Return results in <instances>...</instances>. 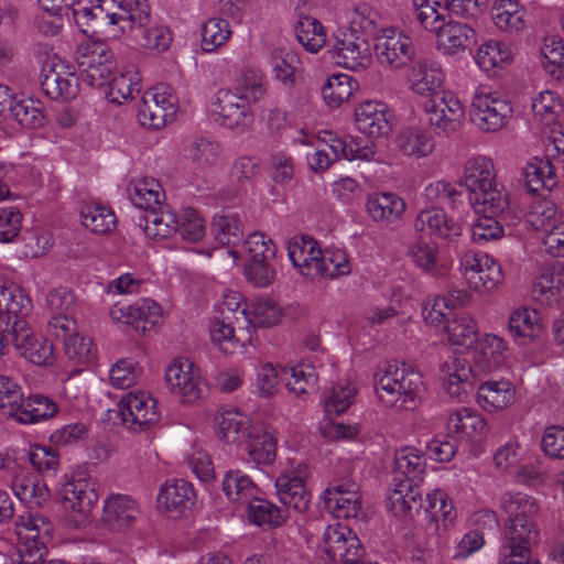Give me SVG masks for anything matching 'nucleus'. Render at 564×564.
Masks as SVG:
<instances>
[{
	"mask_svg": "<svg viewBox=\"0 0 564 564\" xmlns=\"http://www.w3.org/2000/svg\"><path fill=\"white\" fill-rule=\"evenodd\" d=\"M392 473V489L388 496L389 508L397 517H412L422 508L420 484L426 474L424 455L412 446L398 449Z\"/></svg>",
	"mask_w": 564,
	"mask_h": 564,
	"instance_id": "nucleus-1",
	"label": "nucleus"
},
{
	"mask_svg": "<svg viewBox=\"0 0 564 564\" xmlns=\"http://www.w3.org/2000/svg\"><path fill=\"white\" fill-rule=\"evenodd\" d=\"M499 507L507 516L500 546L505 554H511L516 546L527 550L538 543L540 505L535 498L521 491H508L499 497Z\"/></svg>",
	"mask_w": 564,
	"mask_h": 564,
	"instance_id": "nucleus-2",
	"label": "nucleus"
},
{
	"mask_svg": "<svg viewBox=\"0 0 564 564\" xmlns=\"http://www.w3.org/2000/svg\"><path fill=\"white\" fill-rule=\"evenodd\" d=\"M375 392L386 408L413 410L423 387L422 376L405 362H389L375 373Z\"/></svg>",
	"mask_w": 564,
	"mask_h": 564,
	"instance_id": "nucleus-3",
	"label": "nucleus"
},
{
	"mask_svg": "<svg viewBox=\"0 0 564 564\" xmlns=\"http://www.w3.org/2000/svg\"><path fill=\"white\" fill-rule=\"evenodd\" d=\"M462 184L470 193L469 203L476 213L502 214L509 206L508 196L497 183L494 163L488 158L468 160Z\"/></svg>",
	"mask_w": 564,
	"mask_h": 564,
	"instance_id": "nucleus-4",
	"label": "nucleus"
},
{
	"mask_svg": "<svg viewBox=\"0 0 564 564\" xmlns=\"http://www.w3.org/2000/svg\"><path fill=\"white\" fill-rule=\"evenodd\" d=\"M54 525L44 514L35 511L21 514L15 522L18 538L17 552L12 555L13 564H68L66 562L44 563L47 543L52 540Z\"/></svg>",
	"mask_w": 564,
	"mask_h": 564,
	"instance_id": "nucleus-5",
	"label": "nucleus"
},
{
	"mask_svg": "<svg viewBox=\"0 0 564 564\" xmlns=\"http://www.w3.org/2000/svg\"><path fill=\"white\" fill-rule=\"evenodd\" d=\"M324 143V148L316 149L307 156L308 165L315 172L327 170L339 159L370 161L376 153L375 143L371 140L351 135L339 137L334 132H326Z\"/></svg>",
	"mask_w": 564,
	"mask_h": 564,
	"instance_id": "nucleus-6",
	"label": "nucleus"
},
{
	"mask_svg": "<svg viewBox=\"0 0 564 564\" xmlns=\"http://www.w3.org/2000/svg\"><path fill=\"white\" fill-rule=\"evenodd\" d=\"M165 193L155 178L143 177V234L154 240L174 232L176 215L164 212Z\"/></svg>",
	"mask_w": 564,
	"mask_h": 564,
	"instance_id": "nucleus-7",
	"label": "nucleus"
},
{
	"mask_svg": "<svg viewBox=\"0 0 564 564\" xmlns=\"http://www.w3.org/2000/svg\"><path fill=\"white\" fill-rule=\"evenodd\" d=\"M243 249L249 257L245 265L247 279L259 288L270 285L276 276L273 241L261 232H253L243 241Z\"/></svg>",
	"mask_w": 564,
	"mask_h": 564,
	"instance_id": "nucleus-8",
	"label": "nucleus"
},
{
	"mask_svg": "<svg viewBox=\"0 0 564 564\" xmlns=\"http://www.w3.org/2000/svg\"><path fill=\"white\" fill-rule=\"evenodd\" d=\"M328 53L335 64L351 70H365L372 61L366 36L343 26L334 32Z\"/></svg>",
	"mask_w": 564,
	"mask_h": 564,
	"instance_id": "nucleus-9",
	"label": "nucleus"
},
{
	"mask_svg": "<svg viewBox=\"0 0 564 564\" xmlns=\"http://www.w3.org/2000/svg\"><path fill=\"white\" fill-rule=\"evenodd\" d=\"M513 107L499 93L479 89L476 91L470 106V121L484 132L501 130L511 119Z\"/></svg>",
	"mask_w": 564,
	"mask_h": 564,
	"instance_id": "nucleus-10",
	"label": "nucleus"
},
{
	"mask_svg": "<svg viewBox=\"0 0 564 564\" xmlns=\"http://www.w3.org/2000/svg\"><path fill=\"white\" fill-rule=\"evenodd\" d=\"M78 86L105 88L115 68L112 53L102 44L86 46L77 57Z\"/></svg>",
	"mask_w": 564,
	"mask_h": 564,
	"instance_id": "nucleus-11",
	"label": "nucleus"
},
{
	"mask_svg": "<svg viewBox=\"0 0 564 564\" xmlns=\"http://www.w3.org/2000/svg\"><path fill=\"white\" fill-rule=\"evenodd\" d=\"M165 381L170 391L184 404L198 401L206 387L199 368L188 358L175 359L165 371Z\"/></svg>",
	"mask_w": 564,
	"mask_h": 564,
	"instance_id": "nucleus-12",
	"label": "nucleus"
},
{
	"mask_svg": "<svg viewBox=\"0 0 564 564\" xmlns=\"http://www.w3.org/2000/svg\"><path fill=\"white\" fill-rule=\"evenodd\" d=\"M325 509L337 519H357L362 514L358 485L350 477H335L323 492Z\"/></svg>",
	"mask_w": 564,
	"mask_h": 564,
	"instance_id": "nucleus-13",
	"label": "nucleus"
},
{
	"mask_svg": "<svg viewBox=\"0 0 564 564\" xmlns=\"http://www.w3.org/2000/svg\"><path fill=\"white\" fill-rule=\"evenodd\" d=\"M427 120L434 132L448 137L456 132L465 117L460 100L451 91L427 99L424 104Z\"/></svg>",
	"mask_w": 564,
	"mask_h": 564,
	"instance_id": "nucleus-14",
	"label": "nucleus"
},
{
	"mask_svg": "<svg viewBox=\"0 0 564 564\" xmlns=\"http://www.w3.org/2000/svg\"><path fill=\"white\" fill-rule=\"evenodd\" d=\"M324 551L334 564H355L365 554V549L357 534L347 525L334 523L323 533Z\"/></svg>",
	"mask_w": 564,
	"mask_h": 564,
	"instance_id": "nucleus-15",
	"label": "nucleus"
},
{
	"mask_svg": "<svg viewBox=\"0 0 564 564\" xmlns=\"http://www.w3.org/2000/svg\"><path fill=\"white\" fill-rule=\"evenodd\" d=\"M375 53L380 64L400 68L414 59L415 47L410 36L390 28L375 35Z\"/></svg>",
	"mask_w": 564,
	"mask_h": 564,
	"instance_id": "nucleus-16",
	"label": "nucleus"
},
{
	"mask_svg": "<svg viewBox=\"0 0 564 564\" xmlns=\"http://www.w3.org/2000/svg\"><path fill=\"white\" fill-rule=\"evenodd\" d=\"M195 500L196 494L191 482L184 479L167 480L160 487L156 509L167 518L180 519L192 510Z\"/></svg>",
	"mask_w": 564,
	"mask_h": 564,
	"instance_id": "nucleus-17",
	"label": "nucleus"
},
{
	"mask_svg": "<svg viewBox=\"0 0 564 564\" xmlns=\"http://www.w3.org/2000/svg\"><path fill=\"white\" fill-rule=\"evenodd\" d=\"M460 267L469 288L476 291L489 292L503 280L501 267L487 253L465 256Z\"/></svg>",
	"mask_w": 564,
	"mask_h": 564,
	"instance_id": "nucleus-18",
	"label": "nucleus"
},
{
	"mask_svg": "<svg viewBox=\"0 0 564 564\" xmlns=\"http://www.w3.org/2000/svg\"><path fill=\"white\" fill-rule=\"evenodd\" d=\"M11 344L19 355L36 366L52 365L54 357L53 344L41 335L33 333L29 324L18 322L11 333Z\"/></svg>",
	"mask_w": 564,
	"mask_h": 564,
	"instance_id": "nucleus-19",
	"label": "nucleus"
},
{
	"mask_svg": "<svg viewBox=\"0 0 564 564\" xmlns=\"http://www.w3.org/2000/svg\"><path fill=\"white\" fill-rule=\"evenodd\" d=\"M46 305L51 312L47 323V333L53 337H65L68 332H75L74 318L76 304L75 296L67 288H57L46 295Z\"/></svg>",
	"mask_w": 564,
	"mask_h": 564,
	"instance_id": "nucleus-20",
	"label": "nucleus"
},
{
	"mask_svg": "<svg viewBox=\"0 0 564 564\" xmlns=\"http://www.w3.org/2000/svg\"><path fill=\"white\" fill-rule=\"evenodd\" d=\"M184 156L196 174L203 175L217 167L223 158V147L212 135H195L184 147Z\"/></svg>",
	"mask_w": 564,
	"mask_h": 564,
	"instance_id": "nucleus-21",
	"label": "nucleus"
},
{
	"mask_svg": "<svg viewBox=\"0 0 564 564\" xmlns=\"http://www.w3.org/2000/svg\"><path fill=\"white\" fill-rule=\"evenodd\" d=\"M98 2L100 3L93 7H82L74 10L75 21L85 34H97V28L102 25H115L119 21H127L129 26L132 28V23L135 18L132 13L131 3H120V7L128 12V15L123 17L118 13H110L109 10L105 8L107 0H98Z\"/></svg>",
	"mask_w": 564,
	"mask_h": 564,
	"instance_id": "nucleus-22",
	"label": "nucleus"
},
{
	"mask_svg": "<svg viewBox=\"0 0 564 564\" xmlns=\"http://www.w3.org/2000/svg\"><path fill=\"white\" fill-rule=\"evenodd\" d=\"M139 503L128 495L112 494L104 502L101 521L111 531L133 527L139 516Z\"/></svg>",
	"mask_w": 564,
	"mask_h": 564,
	"instance_id": "nucleus-23",
	"label": "nucleus"
},
{
	"mask_svg": "<svg viewBox=\"0 0 564 564\" xmlns=\"http://www.w3.org/2000/svg\"><path fill=\"white\" fill-rule=\"evenodd\" d=\"M322 252L318 242L311 236H294L288 242L292 265L306 278L316 279Z\"/></svg>",
	"mask_w": 564,
	"mask_h": 564,
	"instance_id": "nucleus-24",
	"label": "nucleus"
},
{
	"mask_svg": "<svg viewBox=\"0 0 564 564\" xmlns=\"http://www.w3.org/2000/svg\"><path fill=\"white\" fill-rule=\"evenodd\" d=\"M212 111L219 116V123L229 129L246 127L251 122L247 104L238 93L231 90L221 89L216 94Z\"/></svg>",
	"mask_w": 564,
	"mask_h": 564,
	"instance_id": "nucleus-25",
	"label": "nucleus"
},
{
	"mask_svg": "<svg viewBox=\"0 0 564 564\" xmlns=\"http://www.w3.org/2000/svg\"><path fill=\"white\" fill-rule=\"evenodd\" d=\"M355 119L358 130L369 137L388 135L392 129L391 115L381 102H361L355 109Z\"/></svg>",
	"mask_w": 564,
	"mask_h": 564,
	"instance_id": "nucleus-26",
	"label": "nucleus"
},
{
	"mask_svg": "<svg viewBox=\"0 0 564 564\" xmlns=\"http://www.w3.org/2000/svg\"><path fill=\"white\" fill-rule=\"evenodd\" d=\"M140 411L141 390L135 389L122 395L116 409L107 410L102 422L111 427L121 425L128 431L137 433L141 431Z\"/></svg>",
	"mask_w": 564,
	"mask_h": 564,
	"instance_id": "nucleus-27",
	"label": "nucleus"
},
{
	"mask_svg": "<svg viewBox=\"0 0 564 564\" xmlns=\"http://www.w3.org/2000/svg\"><path fill=\"white\" fill-rule=\"evenodd\" d=\"M437 47L446 55H457L476 43V32L467 23L453 21L449 18L436 32Z\"/></svg>",
	"mask_w": 564,
	"mask_h": 564,
	"instance_id": "nucleus-28",
	"label": "nucleus"
},
{
	"mask_svg": "<svg viewBox=\"0 0 564 564\" xmlns=\"http://www.w3.org/2000/svg\"><path fill=\"white\" fill-rule=\"evenodd\" d=\"M414 227L416 231L427 232L448 241H454L462 235L460 225L438 207L421 210L415 218Z\"/></svg>",
	"mask_w": 564,
	"mask_h": 564,
	"instance_id": "nucleus-29",
	"label": "nucleus"
},
{
	"mask_svg": "<svg viewBox=\"0 0 564 564\" xmlns=\"http://www.w3.org/2000/svg\"><path fill=\"white\" fill-rule=\"evenodd\" d=\"M443 79L440 64L427 57L420 58L409 74L411 89L421 96H440Z\"/></svg>",
	"mask_w": 564,
	"mask_h": 564,
	"instance_id": "nucleus-30",
	"label": "nucleus"
},
{
	"mask_svg": "<svg viewBox=\"0 0 564 564\" xmlns=\"http://www.w3.org/2000/svg\"><path fill=\"white\" fill-rule=\"evenodd\" d=\"M32 302L23 289L18 285L10 284L0 288V318L4 322L8 318V326L13 333L15 324L21 322L28 324L25 316L31 312Z\"/></svg>",
	"mask_w": 564,
	"mask_h": 564,
	"instance_id": "nucleus-31",
	"label": "nucleus"
},
{
	"mask_svg": "<svg viewBox=\"0 0 564 564\" xmlns=\"http://www.w3.org/2000/svg\"><path fill=\"white\" fill-rule=\"evenodd\" d=\"M276 495L280 502L289 512L290 509L296 512H304L311 503V492L306 489L302 477L291 474H283L275 480Z\"/></svg>",
	"mask_w": 564,
	"mask_h": 564,
	"instance_id": "nucleus-32",
	"label": "nucleus"
},
{
	"mask_svg": "<svg viewBox=\"0 0 564 564\" xmlns=\"http://www.w3.org/2000/svg\"><path fill=\"white\" fill-rule=\"evenodd\" d=\"M440 371L445 380L447 393L462 400V397L467 393V389L471 388L473 370L468 361L463 357L449 355L440 365Z\"/></svg>",
	"mask_w": 564,
	"mask_h": 564,
	"instance_id": "nucleus-33",
	"label": "nucleus"
},
{
	"mask_svg": "<svg viewBox=\"0 0 564 564\" xmlns=\"http://www.w3.org/2000/svg\"><path fill=\"white\" fill-rule=\"evenodd\" d=\"M408 254L417 268L434 278L444 276L451 269V261L436 243L419 240L409 248Z\"/></svg>",
	"mask_w": 564,
	"mask_h": 564,
	"instance_id": "nucleus-34",
	"label": "nucleus"
},
{
	"mask_svg": "<svg viewBox=\"0 0 564 564\" xmlns=\"http://www.w3.org/2000/svg\"><path fill=\"white\" fill-rule=\"evenodd\" d=\"M406 204L394 193H375L367 198L366 209L370 218L381 225L399 221L404 214Z\"/></svg>",
	"mask_w": 564,
	"mask_h": 564,
	"instance_id": "nucleus-35",
	"label": "nucleus"
},
{
	"mask_svg": "<svg viewBox=\"0 0 564 564\" xmlns=\"http://www.w3.org/2000/svg\"><path fill=\"white\" fill-rule=\"evenodd\" d=\"M210 338L215 345L226 354L235 352L251 340L250 329L242 326V330L232 321L215 317L209 325Z\"/></svg>",
	"mask_w": 564,
	"mask_h": 564,
	"instance_id": "nucleus-36",
	"label": "nucleus"
},
{
	"mask_svg": "<svg viewBox=\"0 0 564 564\" xmlns=\"http://www.w3.org/2000/svg\"><path fill=\"white\" fill-rule=\"evenodd\" d=\"M524 185L532 195L550 192L557 184L556 174L549 159L533 158L523 167Z\"/></svg>",
	"mask_w": 564,
	"mask_h": 564,
	"instance_id": "nucleus-37",
	"label": "nucleus"
},
{
	"mask_svg": "<svg viewBox=\"0 0 564 564\" xmlns=\"http://www.w3.org/2000/svg\"><path fill=\"white\" fill-rule=\"evenodd\" d=\"M10 486L15 497L32 508L42 507L50 498V490L43 480L17 471L10 476Z\"/></svg>",
	"mask_w": 564,
	"mask_h": 564,
	"instance_id": "nucleus-38",
	"label": "nucleus"
},
{
	"mask_svg": "<svg viewBox=\"0 0 564 564\" xmlns=\"http://www.w3.org/2000/svg\"><path fill=\"white\" fill-rule=\"evenodd\" d=\"M97 501L98 492L93 482L77 479L64 487L63 505L66 510L87 516Z\"/></svg>",
	"mask_w": 564,
	"mask_h": 564,
	"instance_id": "nucleus-39",
	"label": "nucleus"
},
{
	"mask_svg": "<svg viewBox=\"0 0 564 564\" xmlns=\"http://www.w3.org/2000/svg\"><path fill=\"white\" fill-rule=\"evenodd\" d=\"M210 234L219 245L235 247L243 238L240 215L229 209L216 213L210 224Z\"/></svg>",
	"mask_w": 564,
	"mask_h": 564,
	"instance_id": "nucleus-40",
	"label": "nucleus"
},
{
	"mask_svg": "<svg viewBox=\"0 0 564 564\" xmlns=\"http://www.w3.org/2000/svg\"><path fill=\"white\" fill-rule=\"evenodd\" d=\"M514 388L509 380H489L480 384L477 401L485 410H502L514 400Z\"/></svg>",
	"mask_w": 564,
	"mask_h": 564,
	"instance_id": "nucleus-41",
	"label": "nucleus"
},
{
	"mask_svg": "<svg viewBox=\"0 0 564 564\" xmlns=\"http://www.w3.org/2000/svg\"><path fill=\"white\" fill-rule=\"evenodd\" d=\"M221 489L228 500L236 503H248L259 494L254 481L240 469H229L225 473Z\"/></svg>",
	"mask_w": 564,
	"mask_h": 564,
	"instance_id": "nucleus-42",
	"label": "nucleus"
},
{
	"mask_svg": "<svg viewBox=\"0 0 564 564\" xmlns=\"http://www.w3.org/2000/svg\"><path fill=\"white\" fill-rule=\"evenodd\" d=\"M78 78L73 73L64 76L54 67L43 69L41 74V89L52 100H67L77 94Z\"/></svg>",
	"mask_w": 564,
	"mask_h": 564,
	"instance_id": "nucleus-43",
	"label": "nucleus"
},
{
	"mask_svg": "<svg viewBox=\"0 0 564 564\" xmlns=\"http://www.w3.org/2000/svg\"><path fill=\"white\" fill-rule=\"evenodd\" d=\"M539 319V313L535 310L522 307L513 311L508 323L513 339L520 345L532 341L542 330Z\"/></svg>",
	"mask_w": 564,
	"mask_h": 564,
	"instance_id": "nucleus-44",
	"label": "nucleus"
},
{
	"mask_svg": "<svg viewBox=\"0 0 564 564\" xmlns=\"http://www.w3.org/2000/svg\"><path fill=\"white\" fill-rule=\"evenodd\" d=\"M506 357L507 344L502 338L487 334L478 341L475 361L482 371L491 372L498 369Z\"/></svg>",
	"mask_w": 564,
	"mask_h": 564,
	"instance_id": "nucleus-45",
	"label": "nucleus"
},
{
	"mask_svg": "<svg viewBox=\"0 0 564 564\" xmlns=\"http://www.w3.org/2000/svg\"><path fill=\"white\" fill-rule=\"evenodd\" d=\"M395 144L402 154L415 159L430 155L435 147L431 134L419 128L402 130L397 137Z\"/></svg>",
	"mask_w": 564,
	"mask_h": 564,
	"instance_id": "nucleus-46",
	"label": "nucleus"
},
{
	"mask_svg": "<svg viewBox=\"0 0 564 564\" xmlns=\"http://www.w3.org/2000/svg\"><path fill=\"white\" fill-rule=\"evenodd\" d=\"M15 414V419L23 424H33L53 417L58 412L56 402L41 393L23 398V404Z\"/></svg>",
	"mask_w": 564,
	"mask_h": 564,
	"instance_id": "nucleus-47",
	"label": "nucleus"
},
{
	"mask_svg": "<svg viewBox=\"0 0 564 564\" xmlns=\"http://www.w3.org/2000/svg\"><path fill=\"white\" fill-rule=\"evenodd\" d=\"M247 511L252 523L268 528L281 527L290 516L286 509L258 496L247 503Z\"/></svg>",
	"mask_w": 564,
	"mask_h": 564,
	"instance_id": "nucleus-48",
	"label": "nucleus"
},
{
	"mask_svg": "<svg viewBox=\"0 0 564 564\" xmlns=\"http://www.w3.org/2000/svg\"><path fill=\"white\" fill-rule=\"evenodd\" d=\"M447 429L449 432L468 438L482 436L488 430L484 417L479 413L467 408H462L449 415L447 420Z\"/></svg>",
	"mask_w": 564,
	"mask_h": 564,
	"instance_id": "nucleus-49",
	"label": "nucleus"
},
{
	"mask_svg": "<svg viewBox=\"0 0 564 564\" xmlns=\"http://www.w3.org/2000/svg\"><path fill=\"white\" fill-rule=\"evenodd\" d=\"M511 59L512 51L510 46L496 40L484 42L475 54L477 65L485 72L503 68Z\"/></svg>",
	"mask_w": 564,
	"mask_h": 564,
	"instance_id": "nucleus-50",
	"label": "nucleus"
},
{
	"mask_svg": "<svg viewBox=\"0 0 564 564\" xmlns=\"http://www.w3.org/2000/svg\"><path fill=\"white\" fill-rule=\"evenodd\" d=\"M247 451L250 459L258 465H268L275 457V440L261 427L252 426L247 433Z\"/></svg>",
	"mask_w": 564,
	"mask_h": 564,
	"instance_id": "nucleus-51",
	"label": "nucleus"
},
{
	"mask_svg": "<svg viewBox=\"0 0 564 564\" xmlns=\"http://www.w3.org/2000/svg\"><path fill=\"white\" fill-rule=\"evenodd\" d=\"M217 433L226 443H236L247 437L250 431L248 419L238 410H224L215 417Z\"/></svg>",
	"mask_w": 564,
	"mask_h": 564,
	"instance_id": "nucleus-52",
	"label": "nucleus"
},
{
	"mask_svg": "<svg viewBox=\"0 0 564 564\" xmlns=\"http://www.w3.org/2000/svg\"><path fill=\"white\" fill-rule=\"evenodd\" d=\"M525 12L516 0H498L491 9L497 28L506 32H518L525 25Z\"/></svg>",
	"mask_w": 564,
	"mask_h": 564,
	"instance_id": "nucleus-53",
	"label": "nucleus"
},
{
	"mask_svg": "<svg viewBox=\"0 0 564 564\" xmlns=\"http://www.w3.org/2000/svg\"><path fill=\"white\" fill-rule=\"evenodd\" d=\"M64 343L65 355L76 365H88L96 360L97 348L89 337L80 336L75 332H68L65 337H54Z\"/></svg>",
	"mask_w": 564,
	"mask_h": 564,
	"instance_id": "nucleus-54",
	"label": "nucleus"
},
{
	"mask_svg": "<svg viewBox=\"0 0 564 564\" xmlns=\"http://www.w3.org/2000/svg\"><path fill=\"white\" fill-rule=\"evenodd\" d=\"M105 94L111 102L121 104L133 99L141 93V77L138 73L124 72L117 76L111 75L104 88Z\"/></svg>",
	"mask_w": 564,
	"mask_h": 564,
	"instance_id": "nucleus-55",
	"label": "nucleus"
},
{
	"mask_svg": "<svg viewBox=\"0 0 564 564\" xmlns=\"http://www.w3.org/2000/svg\"><path fill=\"white\" fill-rule=\"evenodd\" d=\"M297 41L310 53H317L326 44L323 24L315 18L302 15L294 25Z\"/></svg>",
	"mask_w": 564,
	"mask_h": 564,
	"instance_id": "nucleus-56",
	"label": "nucleus"
},
{
	"mask_svg": "<svg viewBox=\"0 0 564 564\" xmlns=\"http://www.w3.org/2000/svg\"><path fill=\"white\" fill-rule=\"evenodd\" d=\"M80 219L85 228L98 235L111 232L117 225L115 213L108 207L96 204L83 206L80 209Z\"/></svg>",
	"mask_w": 564,
	"mask_h": 564,
	"instance_id": "nucleus-57",
	"label": "nucleus"
},
{
	"mask_svg": "<svg viewBox=\"0 0 564 564\" xmlns=\"http://www.w3.org/2000/svg\"><path fill=\"white\" fill-rule=\"evenodd\" d=\"M415 18L427 31L436 33L449 14L441 0H412Z\"/></svg>",
	"mask_w": 564,
	"mask_h": 564,
	"instance_id": "nucleus-58",
	"label": "nucleus"
},
{
	"mask_svg": "<svg viewBox=\"0 0 564 564\" xmlns=\"http://www.w3.org/2000/svg\"><path fill=\"white\" fill-rule=\"evenodd\" d=\"M445 332L453 345L470 347L477 340L478 327L473 317L464 313L452 314Z\"/></svg>",
	"mask_w": 564,
	"mask_h": 564,
	"instance_id": "nucleus-59",
	"label": "nucleus"
},
{
	"mask_svg": "<svg viewBox=\"0 0 564 564\" xmlns=\"http://www.w3.org/2000/svg\"><path fill=\"white\" fill-rule=\"evenodd\" d=\"M12 117L24 128L39 129L44 126L42 105L33 98L13 99L10 102Z\"/></svg>",
	"mask_w": 564,
	"mask_h": 564,
	"instance_id": "nucleus-60",
	"label": "nucleus"
},
{
	"mask_svg": "<svg viewBox=\"0 0 564 564\" xmlns=\"http://www.w3.org/2000/svg\"><path fill=\"white\" fill-rule=\"evenodd\" d=\"M463 184H453L446 181H436L425 187V196L452 209H459L465 203L466 193L460 188Z\"/></svg>",
	"mask_w": 564,
	"mask_h": 564,
	"instance_id": "nucleus-61",
	"label": "nucleus"
},
{
	"mask_svg": "<svg viewBox=\"0 0 564 564\" xmlns=\"http://www.w3.org/2000/svg\"><path fill=\"white\" fill-rule=\"evenodd\" d=\"M356 85L357 82L346 74L328 77L322 87L323 99L329 107L337 108L349 99Z\"/></svg>",
	"mask_w": 564,
	"mask_h": 564,
	"instance_id": "nucleus-62",
	"label": "nucleus"
},
{
	"mask_svg": "<svg viewBox=\"0 0 564 564\" xmlns=\"http://www.w3.org/2000/svg\"><path fill=\"white\" fill-rule=\"evenodd\" d=\"M532 111L542 124L553 127L560 123L557 117L562 111V102L553 91L544 90L532 99Z\"/></svg>",
	"mask_w": 564,
	"mask_h": 564,
	"instance_id": "nucleus-63",
	"label": "nucleus"
},
{
	"mask_svg": "<svg viewBox=\"0 0 564 564\" xmlns=\"http://www.w3.org/2000/svg\"><path fill=\"white\" fill-rule=\"evenodd\" d=\"M231 29L227 20L213 18L202 26V50L206 53L214 52L223 46L230 37Z\"/></svg>",
	"mask_w": 564,
	"mask_h": 564,
	"instance_id": "nucleus-64",
	"label": "nucleus"
}]
</instances>
